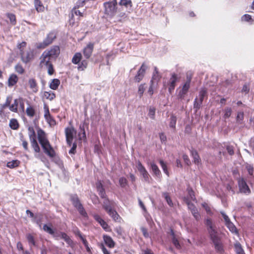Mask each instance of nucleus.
<instances>
[{"mask_svg":"<svg viewBox=\"0 0 254 254\" xmlns=\"http://www.w3.org/2000/svg\"><path fill=\"white\" fill-rule=\"evenodd\" d=\"M38 139L41 144L44 152L50 158H53L56 156V152L51 145L44 131L39 128L37 130Z\"/></svg>","mask_w":254,"mask_h":254,"instance_id":"1","label":"nucleus"},{"mask_svg":"<svg viewBox=\"0 0 254 254\" xmlns=\"http://www.w3.org/2000/svg\"><path fill=\"white\" fill-rule=\"evenodd\" d=\"M70 199L73 205L77 209L79 214L84 217H87V213L81 203L77 195L76 194H71L70 195Z\"/></svg>","mask_w":254,"mask_h":254,"instance_id":"2","label":"nucleus"},{"mask_svg":"<svg viewBox=\"0 0 254 254\" xmlns=\"http://www.w3.org/2000/svg\"><path fill=\"white\" fill-rule=\"evenodd\" d=\"M28 130L31 147L34 149L35 153H39L41 151V149L36 140V134L33 127H29Z\"/></svg>","mask_w":254,"mask_h":254,"instance_id":"3","label":"nucleus"},{"mask_svg":"<svg viewBox=\"0 0 254 254\" xmlns=\"http://www.w3.org/2000/svg\"><path fill=\"white\" fill-rule=\"evenodd\" d=\"M56 38V36L54 32L49 33L45 39L41 43H36V47L37 49H44L50 45L53 40Z\"/></svg>","mask_w":254,"mask_h":254,"instance_id":"4","label":"nucleus"},{"mask_svg":"<svg viewBox=\"0 0 254 254\" xmlns=\"http://www.w3.org/2000/svg\"><path fill=\"white\" fill-rule=\"evenodd\" d=\"M117 0H114L111 2L104 3L105 13L111 16H113L117 11Z\"/></svg>","mask_w":254,"mask_h":254,"instance_id":"5","label":"nucleus"},{"mask_svg":"<svg viewBox=\"0 0 254 254\" xmlns=\"http://www.w3.org/2000/svg\"><path fill=\"white\" fill-rule=\"evenodd\" d=\"M191 81V77L187 76V80L183 85L182 89L179 91L178 97V98L182 100L185 97L186 95L188 92L190 87V83Z\"/></svg>","mask_w":254,"mask_h":254,"instance_id":"6","label":"nucleus"},{"mask_svg":"<svg viewBox=\"0 0 254 254\" xmlns=\"http://www.w3.org/2000/svg\"><path fill=\"white\" fill-rule=\"evenodd\" d=\"M137 168L141 175L142 176L144 181L145 182L149 183L150 175L140 161H138L137 162Z\"/></svg>","mask_w":254,"mask_h":254,"instance_id":"7","label":"nucleus"},{"mask_svg":"<svg viewBox=\"0 0 254 254\" xmlns=\"http://www.w3.org/2000/svg\"><path fill=\"white\" fill-rule=\"evenodd\" d=\"M238 185L240 188V190L241 192L246 193L247 194H250L251 193V190L244 178H240L238 179Z\"/></svg>","mask_w":254,"mask_h":254,"instance_id":"8","label":"nucleus"},{"mask_svg":"<svg viewBox=\"0 0 254 254\" xmlns=\"http://www.w3.org/2000/svg\"><path fill=\"white\" fill-rule=\"evenodd\" d=\"M147 66L143 63L138 70L136 75L134 78V80L136 82H139L144 77Z\"/></svg>","mask_w":254,"mask_h":254,"instance_id":"9","label":"nucleus"},{"mask_svg":"<svg viewBox=\"0 0 254 254\" xmlns=\"http://www.w3.org/2000/svg\"><path fill=\"white\" fill-rule=\"evenodd\" d=\"M40 59V66L41 67H43L51 64L52 63L50 61L53 59L50 57L47 53L44 52L41 56Z\"/></svg>","mask_w":254,"mask_h":254,"instance_id":"10","label":"nucleus"},{"mask_svg":"<svg viewBox=\"0 0 254 254\" xmlns=\"http://www.w3.org/2000/svg\"><path fill=\"white\" fill-rule=\"evenodd\" d=\"M47 53L48 56L53 59H56L60 54V50L59 46H55L52 47L50 50H46L44 51Z\"/></svg>","mask_w":254,"mask_h":254,"instance_id":"11","label":"nucleus"},{"mask_svg":"<svg viewBox=\"0 0 254 254\" xmlns=\"http://www.w3.org/2000/svg\"><path fill=\"white\" fill-rule=\"evenodd\" d=\"M187 203L189 209L191 211L195 220L198 221L200 218V215L194 205L189 201H187Z\"/></svg>","mask_w":254,"mask_h":254,"instance_id":"12","label":"nucleus"},{"mask_svg":"<svg viewBox=\"0 0 254 254\" xmlns=\"http://www.w3.org/2000/svg\"><path fill=\"white\" fill-rule=\"evenodd\" d=\"M74 130L73 128H66L65 129V135H66V140L67 144L71 146L72 144V141L73 138V132Z\"/></svg>","mask_w":254,"mask_h":254,"instance_id":"13","label":"nucleus"},{"mask_svg":"<svg viewBox=\"0 0 254 254\" xmlns=\"http://www.w3.org/2000/svg\"><path fill=\"white\" fill-rule=\"evenodd\" d=\"M177 74L173 73L169 82V91L170 93L174 90L176 86V83L178 80Z\"/></svg>","mask_w":254,"mask_h":254,"instance_id":"14","label":"nucleus"},{"mask_svg":"<svg viewBox=\"0 0 254 254\" xmlns=\"http://www.w3.org/2000/svg\"><path fill=\"white\" fill-rule=\"evenodd\" d=\"M94 48V44L90 43L84 49L83 53L84 56L87 59H89L93 52Z\"/></svg>","mask_w":254,"mask_h":254,"instance_id":"15","label":"nucleus"},{"mask_svg":"<svg viewBox=\"0 0 254 254\" xmlns=\"http://www.w3.org/2000/svg\"><path fill=\"white\" fill-rule=\"evenodd\" d=\"M213 243L214 245L215 251L217 252V253L219 254H222L224 252V250L223 245L221 242L220 239L218 241H216Z\"/></svg>","mask_w":254,"mask_h":254,"instance_id":"16","label":"nucleus"},{"mask_svg":"<svg viewBox=\"0 0 254 254\" xmlns=\"http://www.w3.org/2000/svg\"><path fill=\"white\" fill-rule=\"evenodd\" d=\"M211 240L213 242L220 240V238L218 236L217 232L215 230V228L210 229L208 231Z\"/></svg>","mask_w":254,"mask_h":254,"instance_id":"17","label":"nucleus"},{"mask_svg":"<svg viewBox=\"0 0 254 254\" xmlns=\"http://www.w3.org/2000/svg\"><path fill=\"white\" fill-rule=\"evenodd\" d=\"M18 80V77L16 74H11L8 79V86L9 87L13 86L17 82Z\"/></svg>","mask_w":254,"mask_h":254,"instance_id":"18","label":"nucleus"},{"mask_svg":"<svg viewBox=\"0 0 254 254\" xmlns=\"http://www.w3.org/2000/svg\"><path fill=\"white\" fill-rule=\"evenodd\" d=\"M105 199L103 202L102 206L106 212L110 211L112 209V202L108 199L107 197L104 198Z\"/></svg>","mask_w":254,"mask_h":254,"instance_id":"19","label":"nucleus"},{"mask_svg":"<svg viewBox=\"0 0 254 254\" xmlns=\"http://www.w3.org/2000/svg\"><path fill=\"white\" fill-rule=\"evenodd\" d=\"M107 212L115 221L119 222L120 221L121 217L117 211L113 210V208L110 209V211H108Z\"/></svg>","mask_w":254,"mask_h":254,"instance_id":"20","label":"nucleus"},{"mask_svg":"<svg viewBox=\"0 0 254 254\" xmlns=\"http://www.w3.org/2000/svg\"><path fill=\"white\" fill-rule=\"evenodd\" d=\"M103 239L106 245L109 247L111 248L114 247L115 243L110 236L104 235Z\"/></svg>","mask_w":254,"mask_h":254,"instance_id":"21","label":"nucleus"},{"mask_svg":"<svg viewBox=\"0 0 254 254\" xmlns=\"http://www.w3.org/2000/svg\"><path fill=\"white\" fill-rule=\"evenodd\" d=\"M28 84L29 85L30 88L34 92H37L38 91L37 84L35 79H29L28 80Z\"/></svg>","mask_w":254,"mask_h":254,"instance_id":"22","label":"nucleus"},{"mask_svg":"<svg viewBox=\"0 0 254 254\" xmlns=\"http://www.w3.org/2000/svg\"><path fill=\"white\" fill-rule=\"evenodd\" d=\"M57 237L60 236L61 238L64 239L68 244L70 245L72 243V241L67 235L64 232H61L59 234H56Z\"/></svg>","mask_w":254,"mask_h":254,"instance_id":"23","label":"nucleus"},{"mask_svg":"<svg viewBox=\"0 0 254 254\" xmlns=\"http://www.w3.org/2000/svg\"><path fill=\"white\" fill-rule=\"evenodd\" d=\"M150 166L154 174L156 177H160L161 176V172L158 166L153 162L150 163Z\"/></svg>","mask_w":254,"mask_h":254,"instance_id":"24","label":"nucleus"},{"mask_svg":"<svg viewBox=\"0 0 254 254\" xmlns=\"http://www.w3.org/2000/svg\"><path fill=\"white\" fill-rule=\"evenodd\" d=\"M191 155L193 159V161L195 164H198L200 162V158L196 150L192 149L191 150Z\"/></svg>","mask_w":254,"mask_h":254,"instance_id":"25","label":"nucleus"},{"mask_svg":"<svg viewBox=\"0 0 254 254\" xmlns=\"http://www.w3.org/2000/svg\"><path fill=\"white\" fill-rule=\"evenodd\" d=\"M234 248L237 254H245L241 244L239 242L234 244Z\"/></svg>","mask_w":254,"mask_h":254,"instance_id":"26","label":"nucleus"},{"mask_svg":"<svg viewBox=\"0 0 254 254\" xmlns=\"http://www.w3.org/2000/svg\"><path fill=\"white\" fill-rule=\"evenodd\" d=\"M9 126L11 129L14 130L17 129L19 127L18 121L15 119H12L10 120Z\"/></svg>","mask_w":254,"mask_h":254,"instance_id":"27","label":"nucleus"},{"mask_svg":"<svg viewBox=\"0 0 254 254\" xmlns=\"http://www.w3.org/2000/svg\"><path fill=\"white\" fill-rule=\"evenodd\" d=\"M162 196L165 198V199L167 201L168 204L170 206L173 207V203L172 199L170 197L169 193L167 192H162Z\"/></svg>","mask_w":254,"mask_h":254,"instance_id":"28","label":"nucleus"},{"mask_svg":"<svg viewBox=\"0 0 254 254\" xmlns=\"http://www.w3.org/2000/svg\"><path fill=\"white\" fill-rule=\"evenodd\" d=\"M82 59L81 54L80 53H76L73 57L72 59V62L74 64H78L81 61Z\"/></svg>","mask_w":254,"mask_h":254,"instance_id":"29","label":"nucleus"},{"mask_svg":"<svg viewBox=\"0 0 254 254\" xmlns=\"http://www.w3.org/2000/svg\"><path fill=\"white\" fill-rule=\"evenodd\" d=\"M60 84V81L58 79H54L50 84V87L52 89L56 90Z\"/></svg>","mask_w":254,"mask_h":254,"instance_id":"30","label":"nucleus"},{"mask_svg":"<svg viewBox=\"0 0 254 254\" xmlns=\"http://www.w3.org/2000/svg\"><path fill=\"white\" fill-rule=\"evenodd\" d=\"M20 55L21 56L22 61L25 63L29 62L32 58V55L29 53H27L26 56L24 55L23 53H21Z\"/></svg>","mask_w":254,"mask_h":254,"instance_id":"31","label":"nucleus"},{"mask_svg":"<svg viewBox=\"0 0 254 254\" xmlns=\"http://www.w3.org/2000/svg\"><path fill=\"white\" fill-rule=\"evenodd\" d=\"M176 122H177L176 117L174 115L172 114L170 117V122L169 123L170 127L172 128H175Z\"/></svg>","mask_w":254,"mask_h":254,"instance_id":"32","label":"nucleus"},{"mask_svg":"<svg viewBox=\"0 0 254 254\" xmlns=\"http://www.w3.org/2000/svg\"><path fill=\"white\" fill-rule=\"evenodd\" d=\"M43 229L44 231L48 233L49 234L53 235L54 237H57V235L55 234L54 231L49 226H48L47 224H44L43 227Z\"/></svg>","mask_w":254,"mask_h":254,"instance_id":"33","label":"nucleus"},{"mask_svg":"<svg viewBox=\"0 0 254 254\" xmlns=\"http://www.w3.org/2000/svg\"><path fill=\"white\" fill-rule=\"evenodd\" d=\"M44 96L47 99L50 100H53L56 97V95L53 92L45 91L44 93Z\"/></svg>","mask_w":254,"mask_h":254,"instance_id":"34","label":"nucleus"},{"mask_svg":"<svg viewBox=\"0 0 254 254\" xmlns=\"http://www.w3.org/2000/svg\"><path fill=\"white\" fill-rule=\"evenodd\" d=\"M20 162L18 160H12L7 163V167L10 168H14L19 166Z\"/></svg>","mask_w":254,"mask_h":254,"instance_id":"35","label":"nucleus"},{"mask_svg":"<svg viewBox=\"0 0 254 254\" xmlns=\"http://www.w3.org/2000/svg\"><path fill=\"white\" fill-rule=\"evenodd\" d=\"M26 113L28 116H29L30 117H33L35 115V111L32 107L29 106L26 109Z\"/></svg>","mask_w":254,"mask_h":254,"instance_id":"36","label":"nucleus"},{"mask_svg":"<svg viewBox=\"0 0 254 254\" xmlns=\"http://www.w3.org/2000/svg\"><path fill=\"white\" fill-rule=\"evenodd\" d=\"M18 103V99H15L13 104L9 106V110L12 112H17Z\"/></svg>","mask_w":254,"mask_h":254,"instance_id":"37","label":"nucleus"},{"mask_svg":"<svg viewBox=\"0 0 254 254\" xmlns=\"http://www.w3.org/2000/svg\"><path fill=\"white\" fill-rule=\"evenodd\" d=\"M6 15L7 17L9 19L11 24L13 25H15L16 23L15 15L13 13H7Z\"/></svg>","mask_w":254,"mask_h":254,"instance_id":"38","label":"nucleus"},{"mask_svg":"<svg viewBox=\"0 0 254 254\" xmlns=\"http://www.w3.org/2000/svg\"><path fill=\"white\" fill-rule=\"evenodd\" d=\"M78 69L79 70H84L88 65V62L86 60H82L81 62L78 64Z\"/></svg>","mask_w":254,"mask_h":254,"instance_id":"39","label":"nucleus"},{"mask_svg":"<svg viewBox=\"0 0 254 254\" xmlns=\"http://www.w3.org/2000/svg\"><path fill=\"white\" fill-rule=\"evenodd\" d=\"M119 4L120 5L125 6L126 7H128V6L130 7H132V2L131 0H121Z\"/></svg>","mask_w":254,"mask_h":254,"instance_id":"40","label":"nucleus"},{"mask_svg":"<svg viewBox=\"0 0 254 254\" xmlns=\"http://www.w3.org/2000/svg\"><path fill=\"white\" fill-rule=\"evenodd\" d=\"M79 129L80 130V132L79 133V136H80V139L85 138H86V134H85V131L84 129V125H80L79 126Z\"/></svg>","mask_w":254,"mask_h":254,"instance_id":"41","label":"nucleus"},{"mask_svg":"<svg viewBox=\"0 0 254 254\" xmlns=\"http://www.w3.org/2000/svg\"><path fill=\"white\" fill-rule=\"evenodd\" d=\"M226 225H227L230 231H231L232 233H237L236 227L231 221L226 224Z\"/></svg>","mask_w":254,"mask_h":254,"instance_id":"42","label":"nucleus"},{"mask_svg":"<svg viewBox=\"0 0 254 254\" xmlns=\"http://www.w3.org/2000/svg\"><path fill=\"white\" fill-rule=\"evenodd\" d=\"M202 104V102H200L199 100H198L197 98H195L193 103V108L195 109V111L197 112L199 110Z\"/></svg>","mask_w":254,"mask_h":254,"instance_id":"43","label":"nucleus"},{"mask_svg":"<svg viewBox=\"0 0 254 254\" xmlns=\"http://www.w3.org/2000/svg\"><path fill=\"white\" fill-rule=\"evenodd\" d=\"M207 95L206 90L205 89H201L199 93V100L200 102H202L205 96Z\"/></svg>","mask_w":254,"mask_h":254,"instance_id":"44","label":"nucleus"},{"mask_svg":"<svg viewBox=\"0 0 254 254\" xmlns=\"http://www.w3.org/2000/svg\"><path fill=\"white\" fill-rule=\"evenodd\" d=\"M172 235H173L172 243L177 249H179L181 248V246L180 245L178 240L176 238V237L175 236V235L173 232H172Z\"/></svg>","mask_w":254,"mask_h":254,"instance_id":"45","label":"nucleus"},{"mask_svg":"<svg viewBox=\"0 0 254 254\" xmlns=\"http://www.w3.org/2000/svg\"><path fill=\"white\" fill-rule=\"evenodd\" d=\"M159 163L162 168V169L164 173L167 175L169 176V172L167 170V167L166 163L162 160H160Z\"/></svg>","mask_w":254,"mask_h":254,"instance_id":"46","label":"nucleus"},{"mask_svg":"<svg viewBox=\"0 0 254 254\" xmlns=\"http://www.w3.org/2000/svg\"><path fill=\"white\" fill-rule=\"evenodd\" d=\"M15 71L19 74H23L25 70L20 64H17L15 66Z\"/></svg>","mask_w":254,"mask_h":254,"instance_id":"47","label":"nucleus"},{"mask_svg":"<svg viewBox=\"0 0 254 254\" xmlns=\"http://www.w3.org/2000/svg\"><path fill=\"white\" fill-rule=\"evenodd\" d=\"M205 225L207 226L208 231L210 229H213L214 228L213 223L210 219H207L205 221Z\"/></svg>","mask_w":254,"mask_h":254,"instance_id":"48","label":"nucleus"},{"mask_svg":"<svg viewBox=\"0 0 254 254\" xmlns=\"http://www.w3.org/2000/svg\"><path fill=\"white\" fill-rule=\"evenodd\" d=\"M145 84H141L138 87V94H139L140 98H141L142 96L143 93L145 91Z\"/></svg>","mask_w":254,"mask_h":254,"instance_id":"49","label":"nucleus"},{"mask_svg":"<svg viewBox=\"0 0 254 254\" xmlns=\"http://www.w3.org/2000/svg\"><path fill=\"white\" fill-rule=\"evenodd\" d=\"M161 78V76L159 74L153 73L151 83L153 84L154 82H158Z\"/></svg>","mask_w":254,"mask_h":254,"instance_id":"50","label":"nucleus"},{"mask_svg":"<svg viewBox=\"0 0 254 254\" xmlns=\"http://www.w3.org/2000/svg\"><path fill=\"white\" fill-rule=\"evenodd\" d=\"M246 168L250 176H253L254 174V168L253 167L248 163L246 164Z\"/></svg>","mask_w":254,"mask_h":254,"instance_id":"51","label":"nucleus"},{"mask_svg":"<svg viewBox=\"0 0 254 254\" xmlns=\"http://www.w3.org/2000/svg\"><path fill=\"white\" fill-rule=\"evenodd\" d=\"M100 224L101 225V226L102 227V228L105 230H106V231H111V229H110V227L109 226V225H108V224L104 221L103 220V221H102Z\"/></svg>","mask_w":254,"mask_h":254,"instance_id":"52","label":"nucleus"},{"mask_svg":"<svg viewBox=\"0 0 254 254\" xmlns=\"http://www.w3.org/2000/svg\"><path fill=\"white\" fill-rule=\"evenodd\" d=\"M45 119L51 126H54L56 125V121L51 116V115L49 116L48 117L46 118Z\"/></svg>","mask_w":254,"mask_h":254,"instance_id":"53","label":"nucleus"},{"mask_svg":"<svg viewBox=\"0 0 254 254\" xmlns=\"http://www.w3.org/2000/svg\"><path fill=\"white\" fill-rule=\"evenodd\" d=\"M35 5L36 9L38 12L43 11L44 9V7L42 5L41 2L40 1L39 3H37L35 2Z\"/></svg>","mask_w":254,"mask_h":254,"instance_id":"54","label":"nucleus"},{"mask_svg":"<svg viewBox=\"0 0 254 254\" xmlns=\"http://www.w3.org/2000/svg\"><path fill=\"white\" fill-rule=\"evenodd\" d=\"M119 184L121 187L125 188L127 185V180L124 177H121L119 179Z\"/></svg>","mask_w":254,"mask_h":254,"instance_id":"55","label":"nucleus"},{"mask_svg":"<svg viewBox=\"0 0 254 254\" xmlns=\"http://www.w3.org/2000/svg\"><path fill=\"white\" fill-rule=\"evenodd\" d=\"M20 139L22 141V146L25 150H28V142L26 140L24 139L23 135L21 134L20 136Z\"/></svg>","mask_w":254,"mask_h":254,"instance_id":"56","label":"nucleus"},{"mask_svg":"<svg viewBox=\"0 0 254 254\" xmlns=\"http://www.w3.org/2000/svg\"><path fill=\"white\" fill-rule=\"evenodd\" d=\"M231 113H232L231 108H228V107L226 108L225 110V114L224 115V118L225 119L228 118L229 117H230Z\"/></svg>","mask_w":254,"mask_h":254,"instance_id":"57","label":"nucleus"},{"mask_svg":"<svg viewBox=\"0 0 254 254\" xmlns=\"http://www.w3.org/2000/svg\"><path fill=\"white\" fill-rule=\"evenodd\" d=\"M244 119V113L243 112H238V114H237V117H236V120H237V121L241 124L242 123V121Z\"/></svg>","mask_w":254,"mask_h":254,"instance_id":"58","label":"nucleus"},{"mask_svg":"<svg viewBox=\"0 0 254 254\" xmlns=\"http://www.w3.org/2000/svg\"><path fill=\"white\" fill-rule=\"evenodd\" d=\"M97 191L98 192L99 195L101 198H104L107 197L104 188L98 190Z\"/></svg>","mask_w":254,"mask_h":254,"instance_id":"59","label":"nucleus"},{"mask_svg":"<svg viewBox=\"0 0 254 254\" xmlns=\"http://www.w3.org/2000/svg\"><path fill=\"white\" fill-rule=\"evenodd\" d=\"M27 240L29 243H31L33 246L35 245V242L34 237L30 234L27 235Z\"/></svg>","mask_w":254,"mask_h":254,"instance_id":"60","label":"nucleus"},{"mask_svg":"<svg viewBox=\"0 0 254 254\" xmlns=\"http://www.w3.org/2000/svg\"><path fill=\"white\" fill-rule=\"evenodd\" d=\"M202 206L205 209V210H206V212L208 214H212L211 209H210V207L208 206L207 203H206L205 202L203 203L202 204Z\"/></svg>","mask_w":254,"mask_h":254,"instance_id":"61","label":"nucleus"},{"mask_svg":"<svg viewBox=\"0 0 254 254\" xmlns=\"http://www.w3.org/2000/svg\"><path fill=\"white\" fill-rule=\"evenodd\" d=\"M48 68V73L49 75H52L54 72V69L53 64H51L46 66Z\"/></svg>","mask_w":254,"mask_h":254,"instance_id":"62","label":"nucleus"},{"mask_svg":"<svg viewBox=\"0 0 254 254\" xmlns=\"http://www.w3.org/2000/svg\"><path fill=\"white\" fill-rule=\"evenodd\" d=\"M155 110L154 108H150L148 113V116L150 118L154 119L155 118Z\"/></svg>","mask_w":254,"mask_h":254,"instance_id":"63","label":"nucleus"},{"mask_svg":"<svg viewBox=\"0 0 254 254\" xmlns=\"http://www.w3.org/2000/svg\"><path fill=\"white\" fill-rule=\"evenodd\" d=\"M242 20L245 21L249 22L250 20H252V18L250 15L246 14L242 16Z\"/></svg>","mask_w":254,"mask_h":254,"instance_id":"64","label":"nucleus"}]
</instances>
